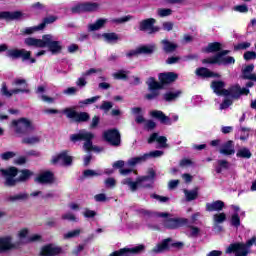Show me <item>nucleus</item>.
<instances>
[{
	"mask_svg": "<svg viewBox=\"0 0 256 256\" xmlns=\"http://www.w3.org/2000/svg\"><path fill=\"white\" fill-rule=\"evenodd\" d=\"M0 173H2V176L5 179V185L8 187H13L17 181H29V179L33 177V172L31 170L24 169L18 172L15 167L1 169Z\"/></svg>",
	"mask_w": 256,
	"mask_h": 256,
	"instance_id": "obj_1",
	"label": "nucleus"
},
{
	"mask_svg": "<svg viewBox=\"0 0 256 256\" xmlns=\"http://www.w3.org/2000/svg\"><path fill=\"white\" fill-rule=\"evenodd\" d=\"M211 87L216 95H223L231 99H237L239 95H249V89L240 88L239 85L232 86L229 90H225V82L213 81Z\"/></svg>",
	"mask_w": 256,
	"mask_h": 256,
	"instance_id": "obj_2",
	"label": "nucleus"
},
{
	"mask_svg": "<svg viewBox=\"0 0 256 256\" xmlns=\"http://www.w3.org/2000/svg\"><path fill=\"white\" fill-rule=\"evenodd\" d=\"M13 87L12 90L7 88V84L3 83L1 87V93L4 97H13V95H19V93H29V85L27 84V80L23 78H16L12 82Z\"/></svg>",
	"mask_w": 256,
	"mask_h": 256,
	"instance_id": "obj_3",
	"label": "nucleus"
},
{
	"mask_svg": "<svg viewBox=\"0 0 256 256\" xmlns=\"http://www.w3.org/2000/svg\"><path fill=\"white\" fill-rule=\"evenodd\" d=\"M256 241V236L252 237L250 240L244 243L236 242L230 244L226 250L225 253L227 255H234V256H247L249 255V248L253 247Z\"/></svg>",
	"mask_w": 256,
	"mask_h": 256,
	"instance_id": "obj_4",
	"label": "nucleus"
},
{
	"mask_svg": "<svg viewBox=\"0 0 256 256\" xmlns=\"http://www.w3.org/2000/svg\"><path fill=\"white\" fill-rule=\"evenodd\" d=\"M155 179V171L150 170L148 176H142L133 182L131 178H125L122 180V185H128L131 191H137L138 187H151Z\"/></svg>",
	"mask_w": 256,
	"mask_h": 256,
	"instance_id": "obj_5",
	"label": "nucleus"
},
{
	"mask_svg": "<svg viewBox=\"0 0 256 256\" xmlns=\"http://www.w3.org/2000/svg\"><path fill=\"white\" fill-rule=\"evenodd\" d=\"M95 135L87 130H80L76 134H72L70 136V140L73 143H77V141H85L83 145L84 151H100L99 148L93 147L92 139Z\"/></svg>",
	"mask_w": 256,
	"mask_h": 256,
	"instance_id": "obj_6",
	"label": "nucleus"
},
{
	"mask_svg": "<svg viewBox=\"0 0 256 256\" xmlns=\"http://www.w3.org/2000/svg\"><path fill=\"white\" fill-rule=\"evenodd\" d=\"M229 55V50H223L218 52L215 56L208 59H204L202 63H210L211 65H233L235 64V58Z\"/></svg>",
	"mask_w": 256,
	"mask_h": 256,
	"instance_id": "obj_7",
	"label": "nucleus"
},
{
	"mask_svg": "<svg viewBox=\"0 0 256 256\" xmlns=\"http://www.w3.org/2000/svg\"><path fill=\"white\" fill-rule=\"evenodd\" d=\"M157 217L164 219V227L166 229H179V227H185L189 223L186 218H172L171 214L167 212H161L157 214Z\"/></svg>",
	"mask_w": 256,
	"mask_h": 256,
	"instance_id": "obj_8",
	"label": "nucleus"
},
{
	"mask_svg": "<svg viewBox=\"0 0 256 256\" xmlns=\"http://www.w3.org/2000/svg\"><path fill=\"white\" fill-rule=\"evenodd\" d=\"M12 127H14V131L17 135H25V133H29V131H35V125L27 118L13 120Z\"/></svg>",
	"mask_w": 256,
	"mask_h": 256,
	"instance_id": "obj_9",
	"label": "nucleus"
},
{
	"mask_svg": "<svg viewBox=\"0 0 256 256\" xmlns=\"http://www.w3.org/2000/svg\"><path fill=\"white\" fill-rule=\"evenodd\" d=\"M171 247L175 249H183V242H175L171 238L164 239L162 242L158 243L153 249L152 253H165V251H169Z\"/></svg>",
	"mask_w": 256,
	"mask_h": 256,
	"instance_id": "obj_10",
	"label": "nucleus"
},
{
	"mask_svg": "<svg viewBox=\"0 0 256 256\" xmlns=\"http://www.w3.org/2000/svg\"><path fill=\"white\" fill-rule=\"evenodd\" d=\"M62 113L66 115L68 119L75 121L76 123H81L83 121H89V114L87 112H77L73 108H66L62 110Z\"/></svg>",
	"mask_w": 256,
	"mask_h": 256,
	"instance_id": "obj_11",
	"label": "nucleus"
},
{
	"mask_svg": "<svg viewBox=\"0 0 256 256\" xmlns=\"http://www.w3.org/2000/svg\"><path fill=\"white\" fill-rule=\"evenodd\" d=\"M104 140L113 147L121 145V134L117 129H110L103 133Z\"/></svg>",
	"mask_w": 256,
	"mask_h": 256,
	"instance_id": "obj_12",
	"label": "nucleus"
},
{
	"mask_svg": "<svg viewBox=\"0 0 256 256\" xmlns=\"http://www.w3.org/2000/svg\"><path fill=\"white\" fill-rule=\"evenodd\" d=\"M7 57H12V59H17L21 57L22 61H30V63H35V58H31V51L25 49H12L7 51Z\"/></svg>",
	"mask_w": 256,
	"mask_h": 256,
	"instance_id": "obj_13",
	"label": "nucleus"
},
{
	"mask_svg": "<svg viewBox=\"0 0 256 256\" xmlns=\"http://www.w3.org/2000/svg\"><path fill=\"white\" fill-rule=\"evenodd\" d=\"M162 155H163V151L155 150L150 153H146L142 156H138V157L128 160V166L135 167V165L145 162L146 159H149L151 157H153V158L162 157Z\"/></svg>",
	"mask_w": 256,
	"mask_h": 256,
	"instance_id": "obj_14",
	"label": "nucleus"
},
{
	"mask_svg": "<svg viewBox=\"0 0 256 256\" xmlns=\"http://www.w3.org/2000/svg\"><path fill=\"white\" fill-rule=\"evenodd\" d=\"M44 47H48L53 55L61 53L63 49L61 42L53 40V36L50 34L44 35Z\"/></svg>",
	"mask_w": 256,
	"mask_h": 256,
	"instance_id": "obj_15",
	"label": "nucleus"
},
{
	"mask_svg": "<svg viewBox=\"0 0 256 256\" xmlns=\"http://www.w3.org/2000/svg\"><path fill=\"white\" fill-rule=\"evenodd\" d=\"M150 115L155 119H159L160 123H163L164 125H171L173 121L174 123H177V121H179V115L173 114L172 117L169 118L162 111L159 110L151 111Z\"/></svg>",
	"mask_w": 256,
	"mask_h": 256,
	"instance_id": "obj_16",
	"label": "nucleus"
},
{
	"mask_svg": "<svg viewBox=\"0 0 256 256\" xmlns=\"http://www.w3.org/2000/svg\"><path fill=\"white\" fill-rule=\"evenodd\" d=\"M147 85H148V89H149V91H151V93L146 95V99L151 101L159 96V89L163 88V84L157 82L155 80V78H149L147 80Z\"/></svg>",
	"mask_w": 256,
	"mask_h": 256,
	"instance_id": "obj_17",
	"label": "nucleus"
},
{
	"mask_svg": "<svg viewBox=\"0 0 256 256\" xmlns=\"http://www.w3.org/2000/svg\"><path fill=\"white\" fill-rule=\"evenodd\" d=\"M142 251H145V245L139 244L132 248L120 249L119 251H116L110 254V256H131V255H137V253H142Z\"/></svg>",
	"mask_w": 256,
	"mask_h": 256,
	"instance_id": "obj_18",
	"label": "nucleus"
},
{
	"mask_svg": "<svg viewBox=\"0 0 256 256\" xmlns=\"http://www.w3.org/2000/svg\"><path fill=\"white\" fill-rule=\"evenodd\" d=\"M35 181L42 185H53L55 183V174L49 170L42 171L35 178Z\"/></svg>",
	"mask_w": 256,
	"mask_h": 256,
	"instance_id": "obj_19",
	"label": "nucleus"
},
{
	"mask_svg": "<svg viewBox=\"0 0 256 256\" xmlns=\"http://www.w3.org/2000/svg\"><path fill=\"white\" fill-rule=\"evenodd\" d=\"M17 237L20 243H31V242L39 241L41 239V236L38 234L29 236V229L27 228H23L20 231H18Z\"/></svg>",
	"mask_w": 256,
	"mask_h": 256,
	"instance_id": "obj_20",
	"label": "nucleus"
},
{
	"mask_svg": "<svg viewBox=\"0 0 256 256\" xmlns=\"http://www.w3.org/2000/svg\"><path fill=\"white\" fill-rule=\"evenodd\" d=\"M71 161H73V158L66 151L55 154L51 159L52 165H69Z\"/></svg>",
	"mask_w": 256,
	"mask_h": 256,
	"instance_id": "obj_21",
	"label": "nucleus"
},
{
	"mask_svg": "<svg viewBox=\"0 0 256 256\" xmlns=\"http://www.w3.org/2000/svg\"><path fill=\"white\" fill-rule=\"evenodd\" d=\"M19 244L13 243V238L11 236L0 237V253H6V251H11V249H17Z\"/></svg>",
	"mask_w": 256,
	"mask_h": 256,
	"instance_id": "obj_22",
	"label": "nucleus"
},
{
	"mask_svg": "<svg viewBox=\"0 0 256 256\" xmlns=\"http://www.w3.org/2000/svg\"><path fill=\"white\" fill-rule=\"evenodd\" d=\"M0 19H5V21H19V19H25V13L21 11H3L0 12Z\"/></svg>",
	"mask_w": 256,
	"mask_h": 256,
	"instance_id": "obj_23",
	"label": "nucleus"
},
{
	"mask_svg": "<svg viewBox=\"0 0 256 256\" xmlns=\"http://www.w3.org/2000/svg\"><path fill=\"white\" fill-rule=\"evenodd\" d=\"M61 253H63V249L53 244L46 245L42 247V250H41L42 256H57V255H61Z\"/></svg>",
	"mask_w": 256,
	"mask_h": 256,
	"instance_id": "obj_24",
	"label": "nucleus"
},
{
	"mask_svg": "<svg viewBox=\"0 0 256 256\" xmlns=\"http://www.w3.org/2000/svg\"><path fill=\"white\" fill-rule=\"evenodd\" d=\"M24 43L25 45H27V47H36L43 49V47H45V36H43L42 39L28 37L24 40Z\"/></svg>",
	"mask_w": 256,
	"mask_h": 256,
	"instance_id": "obj_25",
	"label": "nucleus"
},
{
	"mask_svg": "<svg viewBox=\"0 0 256 256\" xmlns=\"http://www.w3.org/2000/svg\"><path fill=\"white\" fill-rule=\"evenodd\" d=\"M155 51V46L150 45V46H142L137 48L136 50H131L126 54V57H135V55H139L141 53L144 54H149L153 53Z\"/></svg>",
	"mask_w": 256,
	"mask_h": 256,
	"instance_id": "obj_26",
	"label": "nucleus"
},
{
	"mask_svg": "<svg viewBox=\"0 0 256 256\" xmlns=\"http://www.w3.org/2000/svg\"><path fill=\"white\" fill-rule=\"evenodd\" d=\"M93 73H101V69H95L91 68L88 71H86L78 80L76 81L77 87H85L87 85V77L90 75H93Z\"/></svg>",
	"mask_w": 256,
	"mask_h": 256,
	"instance_id": "obj_27",
	"label": "nucleus"
},
{
	"mask_svg": "<svg viewBox=\"0 0 256 256\" xmlns=\"http://www.w3.org/2000/svg\"><path fill=\"white\" fill-rule=\"evenodd\" d=\"M99 9V4L97 3H86L80 4L72 8L73 13H79L80 11H97Z\"/></svg>",
	"mask_w": 256,
	"mask_h": 256,
	"instance_id": "obj_28",
	"label": "nucleus"
},
{
	"mask_svg": "<svg viewBox=\"0 0 256 256\" xmlns=\"http://www.w3.org/2000/svg\"><path fill=\"white\" fill-rule=\"evenodd\" d=\"M219 153H221V155H226V156L235 155V145L233 144V141L229 140L224 144H222V146L220 147Z\"/></svg>",
	"mask_w": 256,
	"mask_h": 256,
	"instance_id": "obj_29",
	"label": "nucleus"
},
{
	"mask_svg": "<svg viewBox=\"0 0 256 256\" xmlns=\"http://www.w3.org/2000/svg\"><path fill=\"white\" fill-rule=\"evenodd\" d=\"M157 143L160 148L165 149L167 147V137L159 136L158 133H153L148 139V143Z\"/></svg>",
	"mask_w": 256,
	"mask_h": 256,
	"instance_id": "obj_30",
	"label": "nucleus"
},
{
	"mask_svg": "<svg viewBox=\"0 0 256 256\" xmlns=\"http://www.w3.org/2000/svg\"><path fill=\"white\" fill-rule=\"evenodd\" d=\"M225 207V202L221 201V200H216L214 202H210L206 204V211H208L209 213H213V212H219V211H223Z\"/></svg>",
	"mask_w": 256,
	"mask_h": 256,
	"instance_id": "obj_31",
	"label": "nucleus"
},
{
	"mask_svg": "<svg viewBox=\"0 0 256 256\" xmlns=\"http://www.w3.org/2000/svg\"><path fill=\"white\" fill-rule=\"evenodd\" d=\"M227 221V214L220 212L213 215V222H214V229H217L218 231H221L223 228L219 225L221 223H225Z\"/></svg>",
	"mask_w": 256,
	"mask_h": 256,
	"instance_id": "obj_32",
	"label": "nucleus"
},
{
	"mask_svg": "<svg viewBox=\"0 0 256 256\" xmlns=\"http://www.w3.org/2000/svg\"><path fill=\"white\" fill-rule=\"evenodd\" d=\"M177 77L178 76L175 72H167L159 75V79L162 85H165L167 83H173V81L177 80Z\"/></svg>",
	"mask_w": 256,
	"mask_h": 256,
	"instance_id": "obj_33",
	"label": "nucleus"
},
{
	"mask_svg": "<svg viewBox=\"0 0 256 256\" xmlns=\"http://www.w3.org/2000/svg\"><path fill=\"white\" fill-rule=\"evenodd\" d=\"M254 69L255 66L253 64L246 66L243 70V78L250 81H256V74H253Z\"/></svg>",
	"mask_w": 256,
	"mask_h": 256,
	"instance_id": "obj_34",
	"label": "nucleus"
},
{
	"mask_svg": "<svg viewBox=\"0 0 256 256\" xmlns=\"http://www.w3.org/2000/svg\"><path fill=\"white\" fill-rule=\"evenodd\" d=\"M41 142V135L35 134V135H29L24 138H22V143L25 145H37V143Z\"/></svg>",
	"mask_w": 256,
	"mask_h": 256,
	"instance_id": "obj_35",
	"label": "nucleus"
},
{
	"mask_svg": "<svg viewBox=\"0 0 256 256\" xmlns=\"http://www.w3.org/2000/svg\"><path fill=\"white\" fill-rule=\"evenodd\" d=\"M155 23H157V20H155V18H148L146 20H143L142 22H140V31H148L149 33Z\"/></svg>",
	"mask_w": 256,
	"mask_h": 256,
	"instance_id": "obj_36",
	"label": "nucleus"
},
{
	"mask_svg": "<svg viewBox=\"0 0 256 256\" xmlns=\"http://www.w3.org/2000/svg\"><path fill=\"white\" fill-rule=\"evenodd\" d=\"M187 237H191L193 239H197L199 235H201V228L193 225H188L186 230Z\"/></svg>",
	"mask_w": 256,
	"mask_h": 256,
	"instance_id": "obj_37",
	"label": "nucleus"
},
{
	"mask_svg": "<svg viewBox=\"0 0 256 256\" xmlns=\"http://www.w3.org/2000/svg\"><path fill=\"white\" fill-rule=\"evenodd\" d=\"M196 75L198 77H220L218 73L211 72L209 69L203 67L196 70Z\"/></svg>",
	"mask_w": 256,
	"mask_h": 256,
	"instance_id": "obj_38",
	"label": "nucleus"
},
{
	"mask_svg": "<svg viewBox=\"0 0 256 256\" xmlns=\"http://www.w3.org/2000/svg\"><path fill=\"white\" fill-rule=\"evenodd\" d=\"M182 94L183 92L181 90L169 91L166 94H164V99L168 102L177 101V99H179V97H181Z\"/></svg>",
	"mask_w": 256,
	"mask_h": 256,
	"instance_id": "obj_39",
	"label": "nucleus"
},
{
	"mask_svg": "<svg viewBox=\"0 0 256 256\" xmlns=\"http://www.w3.org/2000/svg\"><path fill=\"white\" fill-rule=\"evenodd\" d=\"M161 43L163 45V50L165 51V53H173V51L177 49V44L170 42L167 39L162 40Z\"/></svg>",
	"mask_w": 256,
	"mask_h": 256,
	"instance_id": "obj_40",
	"label": "nucleus"
},
{
	"mask_svg": "<svg viewBox=\"0 0 256 256\" xmlns=\"http://www.w3.org/2000/svg\"><path fill=\"white\" fill-rule=\"evenodd\" d=\"M106 23H107V19L100 18L94 24H90L88 26V30L89 31H99V29H102V27H105Z\"/></svg>",
	"mask_w": 256,
	"mask_h": 256,
	"instance_id": "obj_41",
	"label": "nucleus"
},
{
	"mask_svg": "<svg viewBox=\"0 0 256 256\" xmlns=\"http://www.w3.org/2000/svg\"><path fill=\"white\" fill-rule=\"evenodd\" d=\"M223 49V44L219 42H213L208 44V46L205 48L206 53H217V51H221Z\"/></svg>",
	"mask_w": 256,
	"mask_h": 256,
	"instance_id": "obj_42",
	"label": "nucleus"
},
{
	"mask_svg": "<svg viewBox=\"0 0 256 256\" xmlns=\"http://www.w3.org/2000/svg\"><path fill=\"white\" fill-rule=\"evenodd\" d=\"M102 38L106 43H117V41H119V35L113 32L102 34Z\"/></svg>",
	"mask_w": 256,
	"mask_h": 256,
	"instance_id": "obj_43",
	"label": "nucleus"
},
{
	"mask_svg": "<svg viewBox=\"0 0 256 256\" xmlns=\"http://www.w3.org/2000/svg\"><path fill=\"white\" fill-rule=\"evenodd\" d=\"M44 24H39L38 26L27 27L22 30L24 35H33L37 31H43Z\"/></svg>",
	"mask_w": 256,
	"mask_h": 256,
	"instance_id": "obj_44",
	"label": "nucleus"
},
{
	"mask_svg": "<svg viewBox=\"0 0 256 256\" xmlns=\"http://www.w3.org/2000/svg\"><path fill=\"white\" fill-rule=\"evenodd\" d=\"M184 194H185L186 201H195V199H197V196L199 195V192L197 188H195L194 190L185 189Z\"/></svg>",
	"mask_w": 256,
	"mask_h": 256,
	"instance_id": "obj_45",
	"label": "nucleus"
},
{
	"mask_svg": "<svg viewBox=\"0 0 256 256\" xmlns=\"http://www.w3.org/2000/svg\"><path fill=\"white\" fill-rule=\"evenodd\" d=\"M236 157H239L241 159H251V151H249V149L245 147L240 148L236 153Z\"/></svg>",
	"mask_w": 256,
	"mask_h": 256,
	"instance_id": "obj_46",
	"label": "nucleus"
},
{
	"mask_svg": "<svg viewBox=\"0 0 256 256\" xmlns=\"http://www.w3.org/2000/svg\"><path fill=\"white\" fill-rule=\"evenodd\" d=\"M82 233L81 229H75L64 234V239H75Z\"/></svg>",
	"mask_w": 256,
	"mask_h": 256,
	"instance_id": "obj_47",
	"label": "nucleus"
},
{
	"mask_svg": "<svg viewBox=\"0 0 256 256\" xmlns=\"http://www.w3.org/2000/svg\"><path fill=\"white\" fill-rule=\"evenodd\" d=\"M223 169H229V163L227 160H218V166L216 167V173H222Z\"/></svg>",
	"mask_w": 256,
	"mask_h": 256,
	"instance_id": "obj_48",
	"label": "nucleus"
},
{
	"mask_svg": "<svg viewBox=\"0 0 256 256\" xmlns=\"http://www.w3.org/2000/svg\"><path fill=\"white\" fill-rule=\"evenodd\" d=\"M14 157H17V153L13 151H7L0 154V159H2V161H9V159H13Z\"/></svg>",
	"mask_w": 256,
	"mask_h": 256,
	"instance_id": "obj_49",
	"label": "nucleus"
},
{
	"mask_svg": "<svg viewBox=\"0 0 256 256\" xmlns=\"http://www.w3.org/2000/svg\"><path fill=\"white\" fill-rule=\"evenodd\" d=\"M231 225L236 227V229L241 225V219L239 218V213H234L231 216Z\"/></svg>",
	"mask_w": 256,
	"mask_h": 256,
	"instance_id": "obj_50",
	"label": "nucleus"
},
{
	"mask_svg": "<svg viewBox=\"0 0 256 256\" xmlns=\"http://www.w3.org/2000/svg\"><path fill=\"white\" fill-rule=\"evenodd\" d=\"M28 195L26 193H19L14 196H10L8 198V201H24V199H27Z\"/></svg>",
	"mask_w": 256,
	"mask_h": 256,
	"instance_id": "obj_51",
	"label": "nucleus"
},
{
	"mask_svg": "<svg viewBox=\"0 0 256 256\" xmlns=\"http://www.w3.org/2000/svg\"><path fill=\"white\" fill-rule=\"evenodd\" d=\"M159 17H169L173 13V10L169 8H160L157 10Z\"/></svg>",
	"mask_w": 256,
	"mask_h": 256,
	"instance_id": "obj_52",
	"label": "nucleus"
},
{
	"mask_svg": "<svg viewBox=\"0 0 256 256\" xmlns=\"http://www.w3.org/2000/svg\"><path fill=\"white\" fill-rule=\"evenodd\" d=\"M55 21H57V17L48 16V17L44 18L43 22L40 23V25H44L43 29H45L46 25H50V23H55Z\"/></svg>",
	"mask_w": 256,
	"mask_h": 256,
	"instance_id": "obj_53",
	"label": "nucleus"
},
{
	"mask_svg": "<svg viewBox=\"0 0 256 256\" xmlns=\"http://www.w3.org/2000/svg\"><path fill=\"white\" fill-rule=\"evenodd\" d=\"M133 19V16L128 15L124 16L122 18H116L112 20V23H127V21H131Z\"/></svg>",
	"mask_w": 256,
	"mask_h": 256,
	"instance_id": "obj_54",
	"label": "nucleus"
},
{
	"mask_svg": "<svg viewBox=\"0 0 256 256\" xmlns=\"http://www.w3.org/2000/svg\"><path fill=\"white\" fill-rule=\"evenodd\" d=\"M113 108V103L109 101H104L102 102V105L99 107L102 111H109L110 109Z\"/></svg>",
	"mask_w": 256,
	"mask_h": 256,
	"instance_id": "obj_55",
	"label": "nucleus"
},
{
	"mask_svg": "<svg viewBox=\"0 0 256 256\" xmlns=\"http://www.w3.org/2000/svg\"><path fill=\"white\" fill-rule=\"evenodd\" d=\"M233 105V100L231 98H225L223 103L220 105V109L223 111V109H227Z\"/></svg>",
	"mask_w": 256,
	"mask_h": 256,
	"instance_id": "obj_56",
	"label": "nucleus"
},
{
	"mask_svg": "<svg viewBox=\"0 0 256 256\" xmlns=\"http://www.w3.org/2000/svg\"><path fill=\"white\" fill-rule=\"evenodd\" d=\"M62 219L66 221H77V217L75 216V214L71 212H67L66 214H63Z\"/></svg>",
	"mask_w": 256,
	"mask_h": 256,
	"instance_id": "obj_57",
	"label": "nucleus"
},
{
	"mask_svg": "<svg viewBox=\"0 0 256 256\" xmlns=\"http://www.w3.org/2000/svg\"><path fill=\"white\" fill-rule=\"evenodd\" d=\"M234 11H237L238 13H247V11H249V8L247 7V5L242 4L235 6Z\"/></svg>",
	"mask_w": 256,
	"mask_h": 256,
	"instance_id": "obj_58",
	"label": "nucleus"
},
{
	"mask_svg": "<svg viewBox=\"0 0 256 256\" xmlns=\"http://www.w3.org/2000/svg\"><path fill=\"white\" fill-rule=\"evenodd\" d=\"M245 61H251V59H256V53L253 51H247L244 53Z\"/></svg>",
	"mask_w": 256,
	"mask_h": 256,
	"instance_id": "obj_59",
	"label": "nucleus"
},
{
	"mask_svg": "<svg viewBox=\"0 0 256 256\" xmlns=\"http://www.w3.org/2000/svg\"><path fill=\"white\" fill-rule=\"evenodd\" d=\"M144 127L145 129L151 130L155 129V127H157V124H155L153 120H146V122H144Z\"/></svg>",
	"mask_w": 256,
	"mask_h": 256,
	"instance_id": "obj_60",
	"label": "nucleus"
},
{
	"mask_svg": "<svg viewBox=\"0 0 256 256\" xmlns=\"http://www.w3.org/2000/svg\"><path fill=\"white\" fill-rule=\"evenodd\" d=\"M114 79H127L125 71L121 70L113 74Z\"/></svg>",
	"mask_w": 256,
	"mask_h": 256,
	"instance_id": "obj_61",
	"label": "nucleus"
},
{
	"mask_svg": "<svg viewBox=\"0 0 256 256\" xmlns=\"http://www.w3.org/2000/svg\"><path fill=\"white\" fill-rule=\"evenodd\" d=\"M83 215H84V217L90 219V218L95 217V215H97V213H95V211H93V210L86 209V210L83 212Z\"/></svg>",
	"mask_w": 256,
	"mask_h": 256,
	"instance_id": "obj_62",
	"label": "nucleus"
},
{
	"mask_svg": "<svg viewBox=\"0 0 256 256\" xmlns=\"http://www.w3.org/2000/svg\"><path fill=\"white\" fill-rule=\"evenodd\" d=\"M162 27L164 31H173V22H164Z\"/></svg>",
	"mask_w": 256,
	"mask_h": 256,
	"instance_id": "obj_63",
	"label": "nucleus"
},
{
	"mask_svg": "<svg viewBox=\"0 0 256 256\" xmlns=\"http://www.w3.org/2000/svg\"><path fill=\"white\" fill-rule=\"evenodd\" d=\"M106 187H115L116 181L115 178H108L105 180Z\"/></svg>",
	"mask_w": 256,
	"mask_h": 256,
	"instance_id": "obj_64",
	"label": "nucleus"
}]
</instances>
